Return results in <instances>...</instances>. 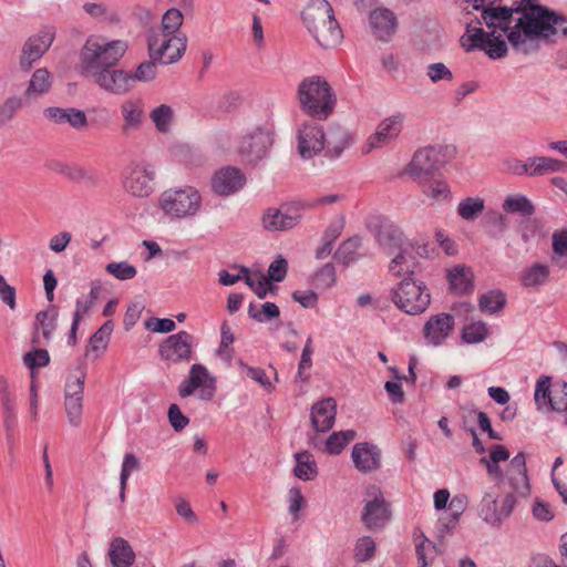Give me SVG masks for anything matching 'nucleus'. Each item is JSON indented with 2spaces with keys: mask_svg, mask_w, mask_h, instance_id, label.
Listing matches in <instances>:
<instances>
[{
  "mask_svg": "<svg viewBox=\"0 0 567 567\" xmlns=\"http://www.w3.org/2000/svg\"><path fill=\"white\" fill-rule=\"evenodd\" d=\"M523 18L508 32L509 43L524 53L528 52L527 41L535 37H549L561 32L567 38V20L537 3V0H523Z\"/></svg>",
  "mask_w": 567,
  "mask_h": 567,
  "instance_id": "nucleus-1",
  "label": "nucleus"
},
{
  "mask_svg": "<svg viewBox=\"0 0 567 567\" xmlns=\"http://www.w3.org/2000/svg\"><path fill=\"white\" fill-rule=\"evenodd\" d=\"M302 21L318 44L330 49L342 40V31L327 0H311L302 11Z\"/></svg>",
  "mask_w": 567,
  "mask_h": 567,
  "instance_id": "nucleus-2",
  "label": "nucleus"
},
{
  "mask_svg": "<svg viewBox=\"0 0 567 567\" xmlns=\"http://www.w3.org/2000/svg\"><path fill=\"white\" fill-rule=\"evenodd\" d=\"M127 51L122 40L105 42L99 38H89L80 53L81 73L90 78L109 68H115Z\"/></svg>",
  "mask_w": 567,
  "mask_h": 567,
  "instance_id": "nucleus-3",
  "label": "nucleus"
},
{
  "mask_svg": "<svg viewBox=\"0 0 567 567\" xmlns=\"http://www.w3.org/2000/svg\"><path fill=\"white\" fill-rule=\"evenodd\" d=\"M298 97L301 110L318 120H326L333 111L336 96L331 86L319 76H310L299 84Z\"/></svg>",
  "mask_w": 567,
  "mask_h": 567,
  "instance_id": "nucleus-4",
  "label": "nucleus"
},
{
  "mask_svg": "<svg viewBox=\"0 0 567 567\" xmlns=\"http://www.w3.org/2000/svg\"><path fill=\"white\" fill-rule=\"evenodd\" d=\"M275 125L270 121L248 127L239 137L237 151L247 163L255 164L267 156L274 144Z\"/></svg>",
  "mask_w": 567,
  "mask_h": 567,
  "instance_id": "nucleus-5",
  "label": "nucleus"
},
{
  "mask_svg": "<svg viewBox=\"0 0 567 567\" xmlns=\"http://www.w3.org/2000/svg\"><path fill=\"white\" fill-rule=\"evenodd\" d=\"M202 200V195L195 187L184 186L164 190L158 205L165 215L183 219L194 217L200 210Z\"/></svg>",
  "mask_w": 567,
  "mask_h": 567,
  "instance_id": "nucleus-6",
  "label": "nucleus"
},
{
  "mask_svg": "<svg viewBox=\"0 0 567 567\" xmlns=\"http://www.w3.org/2000/svg\"><path fill=\"white\" fill-rule=\"evenodd\" d=\"M480 463L485 465L487 474L492 480L498 483H508L511 489L517 496L527 497L529 495L530 485L527 476L526 456L523 452H519L511 460L505 475L499 463H492L484 458H481Z\"/></svg>",
  "mask_w": 567,
  "mask_h": 567,
  "instance_id": "nucleus-7",
  "label": "nucleus"
},
{
  "mask_svg": "<svg viewBox=\"0 0 567 567\" xmlns=\"http://www.w3.org/2000/svg\"><path fill=\"white\" fill-rule=\"evenodd\" d=\"M377 240L386 254H396L390 262V271L400 276L404 272L403 265L406 264L405 238L401 229L392 223L384 221L377 233Z\"/></svg>",
  "mask_w": 567,
  "mask_h": 567,
  "instance_id": "nucleus-8",
  "label": "nucleus"
},
{
  "mask_svg": "<svg viewBox=\"0 0 567 567\" xmlns=\"http://www.w3.org/2000/svg\"><path fill=\"white\" fill-rule=\"evenodd\" d=\"M392 300L404 312L419 315L429 307L431 298L424 287L411 278H405L393 290Z\"/></svg>",
  "mask_w": 567,
  "mask_h": 567,
  "instance_id": "nucleus-9",
  "label": "nucleus"
},
{
  "mask_svg": "<svg viewBox=\"0 0 567 567\" xmlns=\"http://www.w3.org/2000/svg\"><path fill=\"white\" fill-rule=\"evenodd\" d=\"M186 48V34H151L148 38V51L151 59L163 64H171L178 61L185 53Z\"/></svg>",
  "mask_w": 567,
  "mask_h": 567,
  "instance_id": "nucleus-10",
  "label": "nucleus"
},
{
  "mask_svg": "<svg viewBox=\"0 0 567 567\" xmlns=\"http://www.w3.org/2000/svg\"><path fill=\"white\" fill-rule=\"evenodd\" d=\"M155 169L147 162H132L123 176L124 189L136 197H147L154 189Z\"/></svg>",
  "mask_w": 567,
  "mask_h": 567,
  "instance_id": "nucleus-11",
  "label": "nucleus"
},
{
  "mask_svg": "<svg viewBox=\"0 0 567 567\" xmlns=\"http://www.w3.org/2000/svg\"><path fill=\"white\" fill-rule=\"evenodd\" d=\"M441 155V148L434 146L417 150L405 168L406 174L414 181L442 174L440 172L443 164Z\"/></svg>",
  "mask_w": 567,
  "mask_h": 567,
  "instance_id": "nucleus-12",
  "label": "nucleus"
},
{
  "mask_svg": "<svg viewBox=\"0 0 567 567\" xmlns=\"http://www.w3.org/2000/svg\"><path fill=\"white\" fill-rule=\"evenodd\" d=\"M497 0H473V8L482 10V20L488 28H499V30L507 32L511 24L513 13H520L523 11L516 10L523 7V0L516 2L514 7H494Z\"/></svg>",
  "mask_w": 567,
  "mask_h": 567,
  "instance_id": "nucleus-13",
  "label": "nucleus"
},
{
  "mask_svg": "<svg viewBox=\"0 0 567 567\" xmlns=\"http://www.w3.org/2000/svg\"><path fill=\"white\" fill-rule=\"evenodd\" d=\"M196 389H200L198 395L205 401L212 400L216 392L215 379L209 375L207 369L202 364L192 365L188 378L178 386V394L182 398H187Z\"/></svg>",
  "mask_w": 567,
  "mask_h": 567,
  "instance_id": "nucleus-14",
  "label": "nucleus"
},
{
  "mask_svg": "<svg viewBox=\"0 0 567 567\" xmlns=\"http://www.w3.org/2000/svg\"><path fill=\"white\" fill-rule=\"evenodd\" d=\"M404 116L395 114L382 120L373 134H371L363 147L362 152L368 154L375 148H382L394 142L402 132Z\"/></svg>",
  "mask_w": 567,
  "mask_h": 567,
  "instance_id": "nucleus-15",
  "label": "nucleus"
},
{
  "mask_svg": "<svg viewBox=\"0 0 567 567\" xmlns=\"http://www.w3.org/2000/svg\"><path fill=\"white\" fill-rule=\"evenodd\" d=\"M55 38V30L53 27H45L39 33L30 37L21 51L20 68L23 71H29L32 64L40 60L42 55L49 50Z\"/></svg>",
  "mask_w": 567,
  "mask_h": 567,
  "instance_id": "nucleus-16",
  "label": "nucleus"
},
{
  "mask_svg": "<svg viewBox=\"0 0 567 567\" xmlns=\"http://www.w3.org/2000/svg\"><path fill=\"white\" fill-rule=\"evenodd\" d=\"M300 218L298 206L284 205L280 208H267L262 214L261 224L268 231H285L293 228Z\"/></svg>",
  "mask_w": 567,
  "mask_h": 567,
  "instance_id": "nucleus-17",
  "label": "nucleus"
},
{
  "mask_svg": "<svg viewBox=\"0 0 567 567\" xmlns=\"http://www.w3.org/2000/svg\"><path fill=\"white\" fill-rule=\"evenodd\" d=\"M194 337L186 332L179 331L169 336L159 347L161 357L174 363L188 362L193 354Z\"/></svg>",
  "mask_w": 567,
  "mask_h": 567,
  "instance_id": "nucleus-18",
  "label": "nucleus"
},
{
  "mask_svg": "<svg viewBox=\"0 0 567 567\" xmlns=\"http://www.w3.org/2000/svg\"><path fill=\"white\" fill-rule=\"evenodd\" d=\"M368 494L372 499L368 501L364 506L362 522L369 529L382 528L390 519L389 504L375 486H372Z\"/></svg>",
  "mask_w": 567,
  "mask_h": 567,
  "instance_id": "nucleus-19",
  "label": "nucleus"
},
{
  "mask_svg": "<svg viewBox=\"0 0 567 567\" xmlns=\"http://www.w3.org/2000/svg\"><path fill=\"white\" fill-rule=\"evenodd\" d=\"M496 29L493 28L491 32H486L478 28L473 31L470 35L472 48L483 50L491 59H501L507 53V44L503 39L506 33L501 30V33L496 34Z\"/></svg>",
  "mask_w": 567,
  "mask_h": 567,
  "instance_id": "nucleus-20",
  "label": "nucleus"
},
{
  "mask_svg": "<svg viewBox=\"0 0 567 567\" xmlns=\"http://www.w3.org/2000/svg\"><path fill=\"white\" fill-rule=\"evenodd\" d=\"M101 89L117 95H124L132 90L131 72L115 68L105 69L90 76Z\"/></svg>",
  "mask_w": 567,
  "mask_h": 567,
  "instance_id": "nucleus-21",
  "label": "nucleus"
},
{
  "mask_svg": "<svg viewBox=\"0 0 567 567\" xmlns=\"http://www.w3.org/2000/svg\"><path fill=\"white\" fill-rule=\"evenodd\" d=\"M454 318L449 313L431 316L423 327V338L427 344L439 347L454 329Z\"/></svg>",
  "mask_w": 567,
  "mask_h": 567,
  "instance_id": "nucleus-22",
  "label": "nucleus"
},
{
  "mask_svg": "<svg viewBox=\"0 0 567 567\" xmlns=\"http://www.w3.org/2000/svg\"><path fill=\"white\" fill-rule=\"evenodd\" d=\"M324 148V133L321 126L305 124L298 134V152L305 159L312 158Z\"/></svg>",
  "mask_w": 567,
  "mask_h": 567,
  "instance_id": "nucleus-23",
  "label": "nucleus"
},
{
  "mask_svg": "<svg viewBox=\"0 0 567 567\" xmlns=\"http://www.w3.org/2000/svg\"><path fill=\"white\" fill-rule=\"evenodd\" d=\"M246 183L245 175L236 167H225L215 173L212 179L213 190L228 196L239 190Z\"/></svg>",
  "mask_w": 567,
  "mask_h": 567,
  "instance_id": "nucleus-24",
  "label": "nucleus"
},
{
  "mask_svg": "<svg viewBox=\"0 0 567 567\" xmlns=\"http://www.w3.org/2000/svg\"><path fill=\"white\" fill-rule=\"evenodd\" d=\"M351 457L361 473L374 472L381 466V451L368 442L357 443L352 447Z\"/></svg>",
  "mask_w": 567,
  "mask_h": 567,
  "instance_id": "nucleus-25",
  "label": "nucleus"
},
{
  "mask_svg": "<svg viewBox=\"0 0 567 567\" xmlns=\"http://www.w3.org/2000/svg\"><path fill=\"white\" fill-rule=\"evenodd\" d=\"M337 403L332 398L323 399L312 405L311 424L316 432L329 431L336 420Z\"/></svg>",
  "mask_w": 567,
  "mask_h": 567,
  "instance_id": "nucleus-26",
  "label": "nucleus"
},
{
  "mask_svg": "<svg viewBox=\"0 0 567 567\" xmlns=\"http://www.w3.org/2000/svg\"><path fill=\"white\" fill-rule=\"evenodd\" d=\"M422 194L433 203H442L451 198V188L442 174L415 181Z\"/></svg>",
  "mask_w": 567,
  "mask_h": 567,
  "instance_id": "nucleus-27",
  "label": "nucleus"
},
{
  "mask_svg": "<svg viewBox=\"0 0 567 567\" xmlns=\"http://www.w3.org/2000/svg\"><path fill=\"white\" fill-rule=\"evenodd\" d=\"M370 24L374 35L381 41H388L396 30V18L389 9H375L370 14Z\"/></svg>",
  "mask_w": 567,
  "mask_h": 567,
  "instance_id": "nucleus-28",
  "label": "nucleus"
},
{
  "mask_svg": "<svg viewBox=\"0 0 567 567\" xmlns=\"http://www.w3.org/2000/svg\"><path fill=\"white\" fill-rule=\"evenodd\" d=\"M121 113L123 117L122 133L124 135L138 130L144 123V104L140 99L124 101L121 105Z\"/></svg>",
  "mask_w": 567,
  "mask_h": 567,
  "instance_id": "nucleus-29",
  "label": "nucleus"
},
{
  "mask_svg": "<svg viewBox=\"0 0 567 567\" xmlns=\"http://www.w3.org/2000/svg\"><path fill=\"white\" fill-rule=\"evenodd\" d=\"M44 116L56 124L69 123L75 130L87 127L85 113L74 107H48L44 110Z\"/></svg>",
  "mask_w": 567,
  "mask_h": 567,
  "instance_id": "nucleus-30",
  "label": "nucleus"
},
{
  "mask_svg": "<svg viewBox=\"0 0 567 567\" xmlns=\"http://www.w3.org/2000/svg\"><path fill=\"white\" fill-rule=\"evenodd\" d=\"M520 284L525 288L538 289L549 282L550 268L546 264L534 262L529 267L522 270L519 275Z\"/></svg>",
  "mask_w": 567,
  "mask_h": 567,
  "instance_id": "nucleus-31",
  "label": "nucleus"
},
{
  "mask_svg": "<svg viewBox=\"0 0 567 567\" xmlns=\"http://www.w3.org/2000/svg\"><path fill=\"white\" fill-rule=\"evenodd\" d=\"M109 556L113 567H130L135 560V554L131 545L122 537L112 540Z\"/></svg>",
  "mask_w": 567,
  "mask_h": 567,
  "instance_id": "nucleus-32",
  "label": "nucleus"
},
{
  "mask_svg": "<svg viewBox=\"0 0 567 567\" xmlns=\"http://www.w3.org/2000/svg\"><path fill=\"white\" fill-rule=\"evenodd\" d=\"M52 86V76L51 73L45 68L37 69L31 80L29 81V85L24 91V97L28 100L37 99L51 90Z\"/></svg>",
  "mask_w": 567,
  "mask_h": 567,
  "instance_id": "nucleus-33",
  "label": "nucleus"
},
{
  "mask_svg": "<svg viewBox=\"0 0 567 567\" xmlns=\"http://www.w3.org/2000/svg\"><path fill=\"white\" fill-rule=\"evenodd\" d=\"M529 176H543L546 174L561 172L567 167V164L563 161L546 157V156H533L528 157Z\"/></svg>",
  "mask_w": 567,
  "mask_h": 567,
  "instance_id": "nucleus-34",
  "label": "nucleus"
},
{
  "mask_svg": "<svg viewBox=\"0 0 567 567\" xmlns=\"http://www.w3.org/2000/svg\"><path fill=\"white\" fill-rule=\"evenodd\" d=\"M551 249V264L559 269H567V228L553 233Z\"/></svg>",
  "mask_w": 567,
  "mask_h": 567,
  "instance_id": "nucleus-35",
  "label": "nucleus"
},
{
  "mask_svg": "<svg viewBox=\"0 0 567 567\" xmlns=\"http://www.w3.org/2000/svg\"><path fill=\"white\" fill-rule=\"evenodd\" d=\"M184 22V14L178 8L168 9L162 17L161 30L152 34L179 35L184 34L181 27Z\"/></svg>",
  "mask_w": 567,
  "mask_h": 567,
  "instance_id": "nucleus-36",
  "label": "nucleus"
},
{
  "mask_svg": "<svg viewBox=\"0 0 567 567\" xmlns=\"http://www.w3.org/2000/svg\"><path fill=\"white\" fill-rule=\"evenodd\" d=\"M58 319V311L54 307L51 310L40 311L35 316L34 329L35 333L32 338L33 343H39L38 330H42L43 338L48 341L51 338L52 332L55 329V322Z\"/></svg>",
  "mask_w": 567,
  "mask_h": 567,
  "instance_id": "nucleus-37",
  "label": "nucleus"
},
{
  "mask_svg": "<svg viewBox=\"0 0 567 567\" xmlns=\"http://www.w3.org/2000/svg\"><path fill=\"white\" fill-rule=\"evenodd\" d=\"M348 133L341 127H332L324 133V147L332 156H339L349 145Z\"/></svg>",
  "mask_w": 567,
  "mask_h": 567,
  "instance_id": "nucleus-38",
  "label": "nucleus"
},
{
  "mask_svg": "<svg viewBox=\"0 0 567 567\" xmlns=\"http://www.w3.org/2000/svg\"><path fill=\"white\" fill-rule=\"evenodd\" d=\"M85 379L86 365L84 362H80L68 375L64 386V396H83Z\"/></svg>",
  "mask_w": 567,
  "mask_h": 567,
  "instance_id": "nucleus-39",
  "label": "nucleus"
},
{
  "mask_svg": "<svg viewBox=\"0 0 567 567\" xmlns=\"http://www.w3.org/2000/svg\"><path fill=\"white\" fill-rule=\"evenodd\" d=\"M506 301V295L502 290L493 289L478 298V308L484 313L494 315L505 307Z\"/></svg>",
  "mask_w": 567,
  "mask_h": 567,
  "instance_id": "nucleus-40",
  "label": "nucleus"
},
{
  "mask_svg": "<svg viewBox=\"0 0 567 567\" xmlns=\"http://www.w3.org/2000/svg\"><path fill=\"white\" fill-rule=\"evenodd\" d=\"M295 457L297 462L293 470L295 475L303 481L313 480L318 474V468L312 454L308 451H302L297 453Z\"/></svg>",
  "mask_w": 567,
  "mask_h": 567,
  "instance_id": "nucleus-41",
  "label": "nucleus"
},
{
  "mask_svg": "<svg viewBox=\"0 0 567 567\" xmlns=\"http://www.w3.org/2000/svg\"><path fill=\"white\" fill-rule=\"evenodd\" d=\"M451 287L460 292H470L473 290V272L466 267H455L449 271Z\"/></svg>",
  "mask_w": 567,
  "mask_h": 567,
  "instance_id": "nucleus-42",
  "label": "nucleus"
},
{
  "mask_svg": "<svg viewBox=\"0 0 567 567\" xmlns=\"http://www.w3.org/2000/svg\"><path fill=\"white\" fill-rule=\"evenodd\" d=\"M240 272L244 275L245 282L260 299L265 298L269 291L275 289L269 278L262 274L251 275L248 268L244 266L240 267Z\"/></svg>",
  "mask_w": 567,
  "mask_h": 567,
  "instance_id": "nucleus-43",
  "label": "nucleus"
},
{
  "mask_svg": "<svg viewBox=\"0 0 567 567\" xmlns=\"http://www.w3.org/2000/svg\"><path fill=\"white\" fill-rule=\"evenodd\" d=\"M415 554L419 567H429L436 555V546L423 534L415 537Z\"/></svg>",
  "mask_w": 567,
  "mask_h": 567,
  "instance_id": "nucleus-44",
  "label": "nucleus"
},
{
  "mask_svg": "<svg viewBox=\"0 0 567 567\" xmlns=\"http://www.w3.org/2000/svg\"><path fill=\"white\" fill-rule=\"evenodd\" d=\"M150 118L158 132L168 133L174 121V110L167 104H161L150 113Z\"/></svg>",
  "mask_w": 567,
  "mask_h": 567,
  "instance_id": "nucleus-45",
  "label": "nucleus"
},
{
  "mask_svg": "<svg viewBox=\"0 0 567 567\" xmlns=\"http://www.w3.org/2000/svg\"><path fill=\"white\" fill-rule=\"evenodd\" d=\"M361 239L359 237H352L343 241L334 254V259L348 266L358 259V249L360 247Z\"/></svg>",
  "mask_w": 567,
  "mask_h": 567,
  "instance_id": "nucleus-46",
  "label": "nucleus"
},
{
  "mask_svg": "<svg viewBox=\"0 0 567 567\" xmlns=\"http://www.w3.org/2000/svg\"><path fill=\"white\" fill-rule=\"evenodd\" d=\"M503 208L507 213H517L524 217L532 216L535 213L532 202L523 195L507 197L503 203Z\"/></svg>",
  "mask_w": 567,
  "mask_h": 567,
  "instance_id": "nucleus-47",
  "label": "nucleus"
},
{
  "mask_svg": "<svg viewBox=\"0 0 567 567\" xmlns=\"http://www.w3.org/2000/svg\"><path fill=\"white\" fill-rule=\"evenodd\" d=\"M485 208L484 199L481 197H467L460 202L457 214L465 220H474Z\"/></svg>",
  "mask_w": 567,
  "mask_h": 567,
  "instance_id": "nucleus-48",
  "label": "nucleus"
},
{
  "mask_svg": "<svg viewBox=\"0 0 567 567\" xmlns=\"http://www.w3.org/2000/svg\"><path fill=\"white\" fill-rule=\"evenodd\" d=\"M355 435L353 430L333 432L326 442V451L329 454H339L349 442L354 440Z\"/></svg>",
  "mask_w": 567,
  "mask_h": 567,
  "instance_id": "nucleus-49",
  "label": "nucleus"
},
{
  "mask_svg": "<svg viewBox=\"0 0 567 567\" xmlns=\"http://www.w3.org/2000/svg\"><path fill=\"white\" fill-rule=\"evenodd\" d=\"M64 410L69 423L78 427L82 423L83 396H64Z\"/></svg>",
  "mask_w": 567,
  "mask_h": 567,
  "instance_id": "nucleus-50",
  "label": "nucleus"
},
{
  "mask_svg": "<svg viewBox=\"0 0 567 567\" xmlns=\"http://www.w3.org/2000/svg\"><path fill=\"white\" fill-rule=\"evenodd\" d=\"M64 176L75 183H81L86 187H94L97 185L96 176L80 165H70L64 171Z\"/></svg>",
  "mask_w": 567,
  "mask_h": 567,
  "instance_id": "nucleus-51",
  "label": "nucleus"
},
{
  "mask_svg": "<svg viewBox=\"0 0 567 567\" xmlns=\"http://www.w3.org/2000/svg\"><path fill=\"white\" fill-rule=\"evenodd\" d=\"M1 402H2V409H3V414H4V425H6V429L9 431L16 424V408H14V398L8 391L7 384L4 381H3V384L1 385Z\"/></svg>",
  "mask_w": 567,
  "mask_h": 567,
  "instance_id": "nucleus-52",
  "label": "nucleus"
},
{
  "mask_svg": "<svg viewBox=\"0 0 567 567\" xmlns=\"http://www.w3.org/2000/svg\"><path fill=\"white\" fill-rule=\"evenodd\" d=\"M375 549L374 540L370 536H363L355 542L353 557L359 563L368 561L374 556Z\"/></svg>",
  "mask_w": 567,
  "mask_h": 567,
  "instance_id": "nucleus-53",
  "label": "nucleus"
},
{
  "mask_svg": "<svg viewBox=\"0 0 567 567\" xmlns=\"http://www.w3.org/2000/svg\"><path fill=\"white\" fill-rule=\"evenodd\" d=\"M488 333L486 323L478 321L463 328L462 339L466 343H477L483 341Z\"/></svg>",
  "mask_w": 567,
  "mask_h": 567,
  "instance_id": "nucleus-54",
  "label": "nucleus"
},
{
  "mask_svg": "<svg viewBox=\"0 0 567 567\" xmlns=\"http://www.w3.org/2000/svg\"><path fill=\"white\" fill-rule=\"evenodd\" d=\"M480 515L491 524L501 523L496 499L491 494H486L483 497L480 505Z\"/></svg>",
  "mask_w": 567,
  "mask_h": 567,
  "instance_id": "nucleus-55",
  "label": "nucleus"
},
{
  "mask_svg": "<svg viewBox=\"0 0 567 567\" xmlns=\"http://www.w3.org/2000/svg\"><path fill=\"white\" fill-rule=\"evenodd\" d=\"M336 282V268L328 262L313 276L312 284L317 289H328Z\"/></svg>",
  "mask_w": 567,
  "mask_h": 567,
  "instance_id": "nucleus-56",
  "label": "nucleus"
},
{
  "mask_svg": "<svg viewBox=\"0 0 567 567\" xmlns=\"http://www.w3.org/2000/svg\"><path fill=\"white\" fill-rule=\"evenodd\" d=\"M547 404L556 412H566L565 423L567 424V383H563L553 390Z\"/></svg>",
  "mask_w": 567,
  "mask_h": 567,
  "instance_id": "nucleus-57",
  "label": "nucleus"
},
{
  "mask_svg": "<svg viewBox=\"0 0 567 567\" xmlns=\"http://www.w3.org/2000/svg\"><path fill=\"white\" fill-rule=\"evenodd\" d=\"M551 388V379L547 375H542L536 383L535 389V401L538 405L547 404L549 398L553 394Z\"/></svg>",
  "mask_w": 567,
  "mask_h": 567,
  "instance_id": "nucleus-58",
  "label": "nucleus"
},
{
  "mask_svg": "<svg viewBox=\"0 0 567 567\" xmlns=\"http://www.w3.org/2000/svg\"><path fill=\"white\" fill-rule=\"evenodd\" d=\"M141 466L140 460L133 453H126L123 458L120 485H123V489H126V484L132 472L137 471Z\"/></svg>",
  "mask_w": 567,
  "mask_h": 567,
  "instance_id": "nucleus-59",
  "label": "nucleus"
},
{
  "mask_svg": "<svg viewBox=\"0 0 567 567\" xmlns=\"http://www.w3.org/2000/svg\"><path fill=\"white\" fill-rule=\"evenodd\" d=\"M106 271L120 280L132 279L136 276L135 267L127 262H111L106 266Z\"/></svg>",
  "mask_w": 567,
  "mask_h": 567,
  "instance_id": "nucleus-60",
  "label": "nucleus"
},
{
  "mask_svg": "<svg viewBox=\"0 0 567 567\" xmlns=\"http://www.w3.org/2000/svg\"><path fill=\"white\" fill-rule=\"evenodd\" d=\"M113 322L106 321L90 339L93 350H97L100 346L105 349L113 331Z\"/></svg>",
  "mask_w": 567,
  "mask_h": 567,
  "instance_id": "nucleus-61",
  "label": "nucleus"
},
{
  "mask_svg": "<svg viewBox=\"0 0 567 567\" xmlns=\"http://www.w3.org/2000/svg\"><path fill=\"white\" fill-rule=\"evenodd\" d=\"M426 75L434 83L439 81H452V71L442 62L432 63L426 69Z\"/></svg>",
  "mask_w": 567,
  "mask_h": 567,
  "instance_id": "nucleus-62",
  "label": "nucleus"
},
{
  "mask_svg": "<svg viewBox=\"0 0 567 567\" xmlns=\"http://www.w3.org/2000/svg\"><path fill=\"white\" fill-rule=\"evenodd\" d=\"M24 364L33 370L37 367H47L50 362V357L47 350L35 349L28 352L23 357Z\"/></svg>",
  "mask_w": 567,
  "mask_h": 567,
  "instance_id": "nucleus-63",
  "label": "nucleus"
},
{
  "mask_svg": "<svg viewBox=\"0 0 567 567\" xmlns=\"http://www.w3.org/2000/svg\"><path fill=\"white\" fill-rule=\"evenodd\" d=\"M155 75H156V66H155L154 62L146 61V62L141 63L134 73L131 72L132 87L134 86L135 81H142V82L151 81L155 78Z\"/></svg>",
  "mask_w": 567,
  "mask_h": 567,
  "instance_id": "nucleus-64",
  "label": "nucleus"
}]
</instances>
